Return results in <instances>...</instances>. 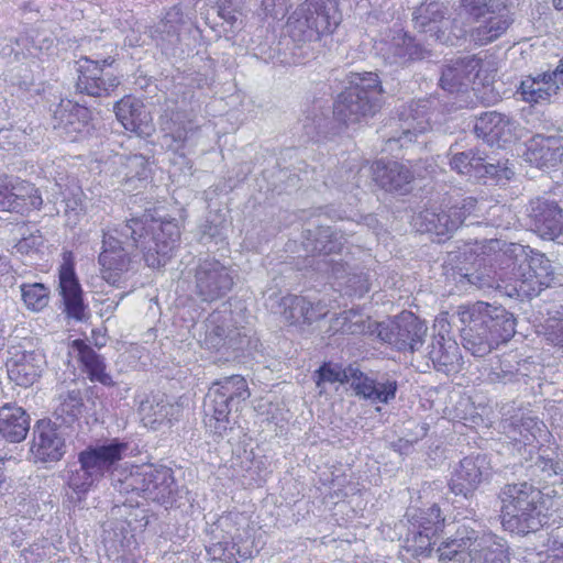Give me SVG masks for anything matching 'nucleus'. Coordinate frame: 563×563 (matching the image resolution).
Masks as SVG:
<instances>
[{
    "label": "nucleus",
    "mask_w": 563,
    "mask_h": 563,
    "mask_svg": "<svg viewBox=\"0 0 563 563\" xmlns=\"http://www.w3.org/2000/svg\"><path fill=\"white\" fill-rule=\"evenodd\" d=\"M445 519L441 515L440 507L433 504L428 509H420L411 516V527L423 530L430 536H438L444 528Z\"/></svg>",
    "instance_id": "obj_46"
},
{
    "label": "nucleus",
    "mask_w": 563,
    "mask_h": 563,
    "mask_svg": "<svg viewBox=\"0 0 563 563\" xmlns=\"http://www.w3.org/2000/svg\"><path fill=\"white\" fill-rule=\"evenodd\" d=\"M114 58L92 59L81 57L78 64L77 90L92 97H108L120 85L118 75L112 70Z\"/></svg>",
    "instance_id": "obj_10"
},
{
    "label": "nucleus",
    "mask_w": 563,
    "mask_h": 563,
    "mask_svg": "<svg viewBox=\"0 0 563 563\" xmlns=\"http://www.w3.org/2000/svg\"><path fill=\"white\" fill-rule=\"evenodd\" d=\"M471 559L481 563H508L507 547L492 536H482L474 530V543L471 549Z\"/></svg>",
    "instance_id": "obj_38"
},
{
    "label": "nucleus",
    "mask_w": 563,
    "mask_h": 563,
    "mask_svg": "<svg viewBox=\"0 0 563 563\" xmlns=\"http://www.w3.org/2000/svg\"><path fill=\"white\" fill-rule=\"evenodd\" d=\"M227 533L230 540L218 541L208 547L207 552L210 559L221 563H238L239 559H249L251 552L242 550L239 545V542L242 540L240 530L235 529L234 532L228 530Z\"/></svg>",
    "instance_id": "obj_42"
},
{
    "label": "nucleus",
    "mask_w": 563,
    "mask_h": 563,
    "mask_svg": "<svg viewBox=\"0 0 563 563\" xmlns=\"http://www.w3.org/2000/svg\"><path fill=\"white\" fill-rule=\"evenodd\" d=\"M53 128L60 136L76 141L80 135L89 132L91 112L88 108L70 100H62L53 115Z\"/></svg>",
    "instance_id": "obj_19"
},
{
    "label": "nucleus",
    "mask_w": 563,
    "mask_h": 563,
    "mask_svg": "<svg viewBox=\"0 0 563 563\" xmlns=\"http://www.w3.org/2000/svg\"><path fill=\"white\" fill-rule=\"evenodd\" d=\"M243 0H219V15L230 24L236 21V13L243 11Z\"/></svg>",
    "instance_id": "obj_60"
},
{
    "label": "nucleus",
    "mask_w": 563,
    "mask_h": 563,
    "mask_svg": "<svg viewBox=\"0 0 563 563\" xmlns=\"http://www.w3.org/2000/svg\"><path fill=\"white\" fill-rule=\"evenodd\" d=\"M383 88L375 73H355L350 77V86L342 91L333 113L344 123H356L363 118L372 117L380 107Z\"/></svg>",
    "instance_id": "obj_4"
},
{
    "label": "nucleus",
    "mask_w": 563,
    "mask_h": 563,
    "mask_svg": "<svg viewBox=\"0 0 563 563\" xmlns=\"http://www.w3.org/2000/svg\"><path fill=\"white\" fill-rule=\"evenodd\" d=\"M22 299L29 310L42 311L49 301V289L41 283L22 284Z\"/></svg>",
    "instance_id": "obj_50"
},
{
    "label": "nucleus",
    "mask_w": 563,
    "mask_h": 563,
    "mask_svg": "<svg viewBox=\"0 0 563 563\" xmlns=\"http://www.w3.org/2000/svg\"><path fill=\"white\" fill-rule=\"evenodd\" d=\"M305 247L314 255H330L341 253L346 239L341 231L330 227H318L316 230H307Z\"/></svg>",
    "instance_id": "obj_35"
},
{
    "label": "nucleus",
    "mask_w": 563,
    "mask_h": 563,
    "mask_svg": "<svg viewBox=\"0 0 563 563\" xmlns=\"http://www.w3.org/2000/svg\"><path fill=\"white\" fill-rule=\"evenodd\" d=\"M128 448L126 442L113 439L103 444L88 446L79 453L78 462L87 465L99 481L106 475L110 476L111 485L115 488L114 477L125 473V468L120 467V461Z\"/></svg>",
    "instance_id": "obj_13"
},
{
    "label": "nucleus",
    "mask_w": 563,
    "mask_h": 563,
    "mask_svg": "<svg viewBox=\"0 0 563 563\" xmlns=\"http://www.w3.org/2000/svg\"><path fill=\"white\" fill-rule=\"evenodd\" d=\"M430 108L429 100H419L412 102L408 109L400 114L402 133L398 141L404 145L407 141L412 142L419 133L426 132L430 128V118L428 110Z\"/></svg>",
    "instance_id": "obj_33"
},
{
    "label": "nucleus",
    "mask_w": 563,
    "mask_h": 563,
    "mask_svg": "<svg viewBox=\"0 0 563 563\" xmlns=\"http://www.w3.org/2000/svg\"><path fill=\"white\" fill-rule=\"evenodd\" d=\"M200 343L201 346L211 351L239 350L242 336L236 328H231L224 314L212 312L205 322V335Z\"/></svg>",
    "instance_id": "obj_22"
},
{
    "label": "nucleus",
    "mask_w": 563,
    "mask_h": 563,
    "mask_svg": "<svg viewBox=\"0 0 563 563\" xmlns=\"http://www.w3.org/2000/svg\"><path fill=\"white\" fill-rule=\"evenodd\" d=\"M474 543V530L465 527L456 531L453 539L443 541L435 550L441 563H465L471 558V549Z\"/></svg>",
    "instance_id": "obj_36"
},
{
    "label": "nucleus",
    "mask_w": 563,
    "mask_h": 563,
    "mask_svg": "<svg viewBox=\"0 0 563 563\" xmlns=\"http://www.w3.org/2000/svg\"><path fill=\"white\" fill-rule=\"evenodd\" d=\"M126 178L132 180L134 178L144 180L148 177L150 167L147 158L142 154H134L126 158L125 163Z\"/></svg>",
    "instance_id": "obj_57"
},
{
    "label": "nucleus",
    "mask_w": 563,
    "mask_h": 563,
    "mask_svg": "<svg viewBox=\"0 0 563 563\" xmlns=\"http://www.w3.org/2000/svg\"><path fill=\"white\" fill-rule=\"evenodd\" d=\"M518 368L508 361H500L498 366L492 368L489 378L495 383H511L518 379Z\"/></svg>",
    "instance_id": "obj_59"
},
{
    "label": "nucleus",
    "mask_w": 563,
    "mask_h": 563,
    "mask_svg": "<svg viewBox=\"0 0 563 563\" xmlns=\"http://www.w3.org/2000/svg\"><path fill=\"white\" fill-rule=\"evenodd\" d=\"M461 8L472 20L471 43L485 46L501 37L514 16L499 0H461Z\"/></svg>",
    "instance_id": "obj_6"
},
{
    "label": "nucleus",
    "mask_w": 563,
    "mask_h": 563,
    "mask_svg": "<svg viewBox=\"0 0 563 563\" xmlns=\"http://www.w3.org/2000/svg\"><path fill=\"white\" fill-rule=\"evenodd\" d=\"M507 428L508 438L517 445L534 446L544 432L543 422L534 417L512 420Z\"/></svg>",
    "instance_id": "obj_41"
},
{
    "label": "nucleus",
    "mask_w": 563,
    "mask_h": 563,
    "mask_svg": "<svg viewBox=\"0 0 563 563\" xmlns=\"http://www.w3.org/2000/svg\"><path fill=\"white\" fill-rule=\"evenodd\" d=\"M548 340L563 350V319L547 333Z\"/></svg>",
    "instance_id": "obj_64"
},
{
    "label": "nucleus",
    "mask_w": 563,
    "mask_h": 563,
    "mask_svg": "<svg viewBox=\"0 0 563 563\" xmlns=\"http://www.w3.org/2000/svg\"><path fill=\"white\" fill-rule=\"evenodd\" d=\"M515 122L507 115L490 111L482 114L474 125V131L478 136L488 139V141L508 142L512 137Z\"/></svg>",
    "instance_id": "obj_34"
},
{
    "label": "nucleus",
    "mask_w": 563,
    "mask_h": 563,
    "mask_svg": "<svg viewBox=\"0 0 563 563\" xmlns=\"http://www.w3.org/2000/svg\"><path fill=\"white\" fill-rule=\"evenodd\" d=\"M460 321H478L476 324L487 329L490 338L500 343L509 341L516 332V322L506 309L477 301L471 306L459 308Z\"/></svg>",
    "instance_id": "obj_11"
},
{
    "label": "nucleus",
    "mask_w": 563,
    "mask_h": 563,
    "mask_svg": "<svg viewBox=\"0 0 563 563\" xmlns=\"http://www.w3.org/2000/svg\"><path fill=\"white\" fill-rule=\"evenodd\" d=\"M518 92L521 95L522 100L526 102H543L549 101V92L545 89L540 88V81L538 77L528 76L520 84Z\"/></svg>",
    "instance_id": "obj_54"
},
{
    "label": "nucleus",
    "mask_w": 563,
    "mask_h": 563,
    "mask_svg": "<svg viewBox=\"0 0 563 563\" xmlns=\"http://www.w3.org/2000/svg\"><path fill=\"white\" fill-rule=\"evenodd\" d=\"M471 26L468 29L460 25L459 21L454 20L451 25L450 35L445 36L441 42H450L452 45H457L461 41H468L471 43Z\"/></svg>",
    "instance_id": "obj_61"
},
{
    "label": "nucleus",
    "mask_w": 563,
    "mask_h": 563,
    "mask_svg": "<svg viewBox=\"0 0 563 563\" xmlns=\"http://www.w3.org/2000/svg\"><path fill=\"white\" fill-rule=\"evenodd\" d=\"M31 451L41 461H58L64 455V440L51 421L36 422Z\"/></svg>",
    "instance_id": "obj_26"
},
{
    "label": "nucleus",
    "mask_w": 563,
    "mask_h": 563,
    "mask_svg": "<svg viewBox=\"0 0 563 563\" xmlns=\"http://www.w3.org/2000/svg\"><path fill=\"white\" fill-rule=\"evenodd\" d=\"M479 64V59L473 56L451 60L442 69L441 87L451 93L467 89L478 74Z\"/></svg>",
    "instance_id": "obj_24"
},
{
    "label": "nucleus",
    "mask_w": 563,
    "mask_h": 563,
    "mask_svg": "<svg viewBox=\"0 0 563 563\" xmlns=\"http://www.w3.org/2000/svg\"><path fill=\"white\" fill-rule=\"evenodd\" d=\"M9 376L20 386L33 385L41 376L45 364L44 354L37 349L25 345L12 346Z\"/></svg>",
    "instance_id": "obj_20"
},
{
    "label": "nucleus",
    "mask_w": 563,
    "mask_h": 563,
    "mask_svg": "<svg viewBox=\"0 0 563 563\" xmlns=\"http://www.w3.org/2000/svg\"><path fill=\"white\" fill-rule=\"evenodd\" d=\"M74 346L78 352V360L82 372L92 383H99L103 386H114V380L107 371L104 357L97 353L91 346L81 340L74 341Z\"/></svg>",
    "instance_id": "obj_31"
},
{
    "label": "nucleus",
    "mask_w": 563,
    "mask_h": 563,
    "mask_svg": "<svg viewBox=\"0 0 563 563\" xmlns=\"http://www.w3.org/2000/svg\"><path fill=\"white\" fill-rule=\"evenodd\" d=\"M10 212L20 214L41 209L43 198L34 184L12 176Z\"/></svg>",
    "instance_id": "obj_37"
},
{
    "label": "nucleus",
    "mask_w": 563,
    "mask_h": 563,
    "mask_svg": "<svg viewBox=\"0 0 563 563\" xmlns=\"http://www.w3.org/2000/svg\"><path fill=\"white\" fill-rule=\"evenodd\" d=\"M180 238V230L174 219H155L150 213L135 217L103 230L102 251L98 262L102 278L118 286L121 277L130 269L133 250H140L148 267L165 265Z\"/></svg>",
    "instance_id": "obj_1"
},
{
    "label": "nucleus",
    "mask_w": 563,
    "mask_h": 563,
    "mask_svg": "<svg viewBox=\"0 0 563 563\" xmlns=\"http://www.w3.org/2000/svg\"><path fill=\"white\" fill-rule=\"evenodd\" d=\"M120 494L136 493L147 500L166 504L173 497L176 485L170 468H155L152 465L133 466L121 476L114 477Z\"/></svg>",
    "instance_id": "obj_8"
},
{
    "label": "nucleus",
    "mask_w": 563,
    "mask_h": 563,
    "mask_svg": "<svg viewBox=\"0 0 563 563\" xmlns=\"http://www.w3.org/2000/svg\"><path fill=\"white\" fill-rule=\"evenodd\" d=\"M449 155H451L450 166L453 170L475 177L476 169L482 164V153L478 150L454 152L453 146H451Z\"/></svg>",
    "instance_id": "obj_47"
},
{
    "label": "nucleus",
    "mask_w": 563,
    "mask_h": 563,
    "mask_svg": "<svg viewBox=\"0 0 563 563\" xmlns=\"http://www.w3.org/2000/svg\"><path fill=\"white\" fill-rule=\"evenodd\" d=\"M490 462L487 455H470L460 461L454 468L450 488L455 495L471 497L478 487L490 477Z\"/></svg>",
    "instance_id": "obj_15"
},
{
    "label": "nucleus",
    "mask_w": 563,
    "mask_h": 563,
    "mask_svg": "<svg viewBox=\"0 0 563 563\" xmlns=\"http://www.w3.org/2000/svg\"><path fill=\"white\" fill-rule=\"evenodd\" d=\"M373 180L386 191H407L413 179L411 169L402 163L377 161L371 166Z\"/></svg>",
    "instance_id": "obj_25"
},
{
    "label": "nucleus",
    "mask_w": 563,
    "mask_h": 563,
    "mask_svg": "<svg viewBox=\"0 0 563 563\" xmlns=\"http://www.w3.org/2000/svg\"><path fill=\"white\" fill-rule=\"evenodd\" d=\"M516 279H520L523 283H537L541 286H549L553 279L550 261L543 254L534 252L528 246L527 262L523 265V269L520 268L519 273H516Z\"/></svg>",
    "instance_id": "obj_40"
},
{
    "label": "nucleus",
    "mask_w": 563,
    "mask_h": 563,
    "mask_svg": "<svg viewBox=\"0 0 563 563\" xmlns=\"http://www.w3.org/2000/svg\"><path fill=\"white\" fill-rule=\"evenodd\" d=\"M482 253L492 266L495 265L499 268L503 278L516 279V273H519L520 268L523 269L527 262L528 246L500 239H492L485 241Z\"/></svg>",
    "instance_id": "obj_16"
},
{
    "label": "nucleus",
    "mask_w": 563,
    "mask_h": 563,
    "mask_svg": "<svg viewBox=\"0 0 563 563\" xmlns=\"http://www.w3.org/2000/svg\"><path fill=\"white\" fill-rule=\"evenodd\" d=\"M477 200L473 197L463 198L446 209H426L419 213L420 230L438 236H450L467 219L475 214Z\"/></svg>",
    "instance_id": "obj_12"
},
{
    "label": "nucleus",
    "mask_w": 563,
    "mask_h": 563,
    "mask_svg": "<svg viewBox=\"0 0 563 563\" xmlns=\"http://www.w3.org/2000/svg\"><path fill=\"white\" fill-rule=\"evenodd\" d=\"M427 325L412 312L404 311L388 325L382 327L380 339L401 352L413 353L423 344Z\"/></svg>",
    "instance_id": "obj_14"
},
{
    "label": "nucleus",
    "mask_w": 563,
    "mask_h": 563,
    "mask_svg": "<svg viewBox=\"0 0 563 563\" xmlns=\"http://www.w3.org/2000/svg\"><path fill=\"white\" fill-rule=\"evenodd\" d=\"M336 331L347 334L365 333L369 325L367 319L358 310L350 309L341 312L333 321Z\"/></svg>",
    "instance_id": "obj_48"
},
{
    "label": "nucleus",
    "mask_w": 563,
    "mask_h": 563,
    "mask_svg": "<svg viewBox=\"0 0 563 563\" xmlns=\"http://www.w3.org/2000/svg\"><path fill=\"white\" fill-rule=\"evenodd\" d=\"M251 396L246 379L232 375L214 382L205 398V424L216 437L222 438L232 429V410Z\"/></svg>",
    "instance_id": "obj_3"
},
{
    "label": "nucleus",
    "mask_w": 563,
    "mask_h": 563,
    "mask_svg": "<svg viewBox=\"0 0 563 563\" xmlns=\"http://www.w3.org/2000/svg\"><path fill=\"white\" fill-rule=\"evenodd\" d=\"M500 279H503L501 275L498 274L496 269H493V266L490 265L489 268H478L472 273H459L456 283L464 288L470 286L475 289H492L499 287Z\"/></svg>",
    "instance_id": "obj_45"
},
{
    "label": "nucleus",
    "mask_w": 563,
    "mask_h": 563,
    "mask_svg": "<svg viewBox=\"0 0 563 563\" xmlns=\"http://www.w3.org/2000/svg\"><path fill=\"white\" fill-rule=\"evenodd\" d=\"M377 49L385 63L398 66L423 59L429 55L421 44L401 30L394 31L382 40Z\"/></svg>",
    "instance_id": "obj_17"
},
{
    "label": "nucleus",
    "mask_w": 563,
    "mask_h": 563,
    "mask_svg": "<svg viewBox=\"0 0 563 563\" xmlns=\"http://www.w3.org/2000/svg\"><path fill=\"white\" fill-rule=\"evenodd\" d=\"M478 167L481 168L476 169V178L492 177L497 179H510L511 176L514 175V172L511 169H509L506 166H501L499 162L497 164L486 162V158L483 155L482 164Z\"/></svg>",
    "instance_id": "obj_58"
},
{
    "label": "nucleus",
    "mask_w": 563,
    "mask_h": 563,
    "mask_svg": "<svg viewBox=\"0 0 563 563\" xmlns=\"http://www.w3.org/2000/svg\"><path fill=\"white\" fill-rule=\"evenodd\" d=\"M347 286L351 289V295L362 297L369 290L368 280L362 275H353L347 279Z\"/></svg>",
    "instance_id": "obj_63"
},
{
    "label": "nucleus",
    "mask_w": 563,
    "mask_h": 563,
    "mask_svg": "<svg viewBox=\"0 0 563 563\" xmlns=\"http://www.w3.org/2000/svg\"><path fill=\"white\" fill-rule=\"evenodd\" d=\"M540 81V88L549 92V101L552 97H559L563 93V62L553 70H548L537 75Z\"/></svg>",
    "instance_id": "obj_51"
},
{
    "label": "nucleus",
    "mask_w": 563,
    "mask_h": 563,
    "mask_svg": "<svg viewBox=\"0 0 563 563\" xmlns=\"http://www.w3.org/2000/svg\"><path fill=\"white\" fill-rule=\"evenodd\" d=\"M185 24V15L179 5L170 8L161 21L157 31L170 37H178L181 26Z\"/></svg>",
    "instance_id": "obj_53"
},
{
    "label": "nucleus",
    "mask_w": 563,
    "mask_h": 563,
    "mask_svg": "<svg viewBox=\"0 0 563 563\" xmlns=\"http://www.w3.org/2000/svg\"><path fill=\"white\" fill-rule=\"evenodd\" d=\"M30 415L20 406L4 404L0 407V434L11 443L23 441L30 430Z\"/></svg>",
    "instance_id": "obj_30"
},
{
    "label": "nucleus",
    "mask_w": 563,
    "mask_h": 563,
    "mask_svg": "<svg viewBox=\"0 0 563 563\" xmlns=\"http://www.w3.org/2000/svg\"><path fill=\"white\" fill-rule=\"evenodd\" d=\"M82 407L84 402L80 393L73 390L67 394L56 412L63 418L64 422L70 423L81 415Z\"/></svg>",
    "instance_id": "obj_52"
},
{
    "label": "nucleus",
    "mask_w": 563,
    "mask_h": 563,
    "mask_svg": "<svg viewBox=\"0 0 563 563\" xmlns=\"http://www.w3.org/2000/svg\"><path fill=\"white\" fill-rule=\"evenodd\" d=\"M161 125L164 144L174 152L192 144L199 133V125L184 111L166 113Z\"/></svg>",
    "instance_id": "obj_21"
},
{
    "label": "nucleus",
    "mask_w": 563,
    "mask_h": 563,
    "mask_svg": "<svg viewBox=\"0 0 563 563\" xmlns=\"http://www.w3.org/2000/svg\"><path fill=\"white\" fill-rule=\"evenodd\" d=\"M317 386L320 393L324 389V384L347 383L354 389L357 396L368 399L373 402L388 404L395 399L398 384L390 378L373 379L362 373L358 368L349 366L341 368L338 365L323 364L317 371Z\"/></svg>",
    "instance_id": "obj_7"
},
{
    "label": "nucleus",
    "mask_w": 563,
    "mask_h": 563,
    "mask_svg": "<svg viewBox=\"0 0 563 563\" xmlns=\"http://www.w3.org/2000/svg\"><path fill=\"white\" fill-rule=\"evenodd\" d=\"M173 409V406L163 398L152 397L141 402L139 411L144 426L156 429L158 424L168 419Z\"/></svg>",
    "instance_id": "obj_44"
},
{
    "label": "nucleus",
    "mask_w": 563,
    "mask_h": 563,
    "mask_svg": "<svg viewBox=\"0 0 563 563\" xmlns=\"http://www.w3.org/2000/svg\"><path fill=\"white\" fill-rule=\"evenodd\" d=\"M435 536H430L426 533L423 530H418L411 528L407 538L405 539L404 548L407 552H409L412 556L419 558H428L432 555L434 551L432 545L434 544L433 538Z\"/></svg>",
    "instance_id": "obj_49"
},
{
    "label": "nucleus",
    "mask_w": 563,
    "mask_h": 563,
    "mask_svg": "<svg viewBox=\"0 0 563 563\" xmlns=\"http://www.w3.org/2000/svg\"><path fill=\"white\" fill-rule=\"evenodd\" d=\"M12 176L0 174V211L10 212Z\"/></svg>",
    "instance_id": "obj_62"
},
{
    "label": "nucleus",
    "mask_w": 563,
    "mask_h": 563,
    "mask_svg": "<svg viewBox=\"0 0 563 563\" xmlns=\"http://www.w3.org/2000/svg\"><path fill=\"white\" fill-rule=\"evenodd\" d=\"M341 22L336 0H307L288 18L287 32L298 43L332 33Z\"/></svg>",
    "instance_id": "obj_5"
},
{
    "label": "nucleus",
    "mask_w": 563,
    "mask_h": 563,
    "mask_svg": "<svg viewBox=\"0 0 563 563\" xmlns=\"http://www.w3.org/2000/svg\"><path fill=\"white\" fill-rule=\"evenodd\" d=\"M506 529L518 534L538 531L545 522L541 492L523 482L505 485L499 494Z\"/></svg>",
    "instance_id": "obj_2"
},
{
    "label": "nucleus",
    "mask_w": 563,
    "mask_h": 563,
    "mask_svg": "<svg viewBox=\"0 0 563 563\" xmlns=\"http://www.w3.org/2000/svg\"><path fill=\"white\" fill-rule=\"evenodd\" d=\"M84 191L80 187L69 186L63 192L64 212L67 216H80L85 211Z\"/></svg>",
    "instance_id": "obj_56"
},
{
    "label": "nucleus",
    "mask_w": 563,
    "mask_h": 563,
    "mask_svg": "<svg viewBox=\"0 0 563 563\" xmlns=\"http://www.w3.org/2000/svg\"><path fill=\"white\" fill-rule=\"evenodd\" d=\"M466 327L462 330L463 346L475 357H484L497 347L487 329L476 324L478 321H461Z\"/></svg>",
    "instance_id": "obj_39"
},
{
    "label": "nucleus",
    "mask_w": 563,
    "mask_h": 563,
    "mask_svg": "<svg viewBox=\"0 0 563 563\" xmlns=\"http://www.w3.org/2000/svg\"><path fill=\"white\" fill-rule=\"evenodd\" d=\"M114 113L125 130L143 133L142 125L146 119V113L140 101L132 98H122L115 103Z\"/></svg>",
    "instance_id": "obj_43"
},
{
    "label": "nucleus",
    "mask_w": 563,
    "mask_h": 563,
    "mask_svg": "<svg viewBox=\"0 0 563 563\" xmlns=\"http://www.w3.org/2000/svg\"><path fill=\"white\" fill-rule=\"evenodd\" d=\"M58 289L65 306L67 317L82 320L86 306L82 298V289L75 273L74 263L67 258L58 269Z\"/></svg>",
    "instance_id": "obj_23"
},
{
    "label": "nucleus",
    "mask_w": 563,
    "mask_h": 563,
    "mask_svg": "<svg viewBox=\"0 0 563 563\" xmlns=\"http://www.w3.org/2000/svg\"><path fill=\"white\" fill-rule=\"evenodd\" d=\"M529 218L534 231L553 240L563 233V200L537 198L530 202Z\"/></svg>",
    "instance_id": "obj_18"
},
{
    "label": "nucleus",
    "mask_w": 563,
    "mask_h": 563,
    "mask_svg": "<svg viewBox=\"0 0 563 563\" xmlns=\"http://www.w3.org/2000/svg\"><path fill=\"white\" fill-rule=\"evenodd\" d=\"M428 357L438 372L456 373L462 365V356L455 340L443 334L434 335L428 345Z\"/></svg>",
    "instance_id": "obj_27"
},
{
    "label": "nucleus",
    "mask_w": 563,
    "mask_h": 563,
    "mask_svg": "<svg viewBox=\"0 0 563 563\" xmlns=\"http://www.w3.org/2000/svg\"><path fill=\"white\" fill-rule=\"evenodd\" d=\"M192 294L201 302H214L224 298L233 288L232 269L214 257L198 258L190 269Z\"/></svg>",
    "instance_id": "obj_9"
},
{
    "label": "nucleus",
    "mask_w": 563,
    "mask_h": 563,
    "mask_svg": "<svg viewBox=\"0 0 563 563\" xmlns=\"http://www.w3.org/2000/svg\"><path fill=\"white\" fill-rule=\"evenodd\" d=\"M98 482L97 476L85 464L73 471L68 478L69 487L77 493H87Z\"/></svg>",
    "instance_id": "obj_55"
},
{
    "label": "nucleus",
    "mask_w": 563,
    "mask_h": 563,
    "mask_svg": "<svg viewBox=\"0 0 563 563\" xmlns=\"http://www.w3.org/2000/svg\"><path fill=\"white\" fill-rule=\"evenodd\" d=\"M526 155L538 167L555 166L563 156V140L560 136L537 135L531 140Z\"/></svg>",
    "instance_id": "obj_32"
},
{
    "label": "nucleus",
    "mask_w": 563,
    "mask_h": 563,
    "mask_svg": "<svg viewBox=\"0 0 563 563\" xmlns=\"http://www.w3.org/2000/svg\"><path fill=\"white\" fill-rule=\"evenodd\" d=\"M280 307L284 319L290 324L312 323L327 316L328 309L321 302L316 305L305 297L288 295L282 298Z\"/></svg>",
    "instance_id": "obj_28"
},
{
    "label": "nucleus",
    "mask_w": 563,
    "mask_h": 563,
    "mask_svg": "<svg viewBox=\"0 0 563 563\" xmlns=\"http://www.w3.org/2000/svg\"><path fill=\"white\" fill-rule=\"evenodd\" d=\"M446 11V7L441 2H423L412 13L413 25L419 32L429 33L435 40L442 41Z\"/></svg>",
    "instance_id": "obj_29"
}]
</instances>
